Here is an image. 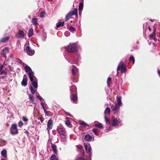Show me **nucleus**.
Segmentation results:
<instances>
[{
  "mask_svg": "<svg viewBox=\"0 0 160 160\" xmlns=\"http://www.w3.org/2000/svg\"><path fill=\"white\" fill-rule=\"evenodd\" d=\"M66 59L71 64H74L79 62L80 58L79 55L77 54H71L66 57L65 56Z\"/></svg>",
  "mask_w": 160,
  "mask_h": 160,
  "instance_id": "1",
  "label": "nucleus"
},
{
  "mask_svg": "<svg viewBox=\"0 0 160 160\" xmlns=\"http://www.w3.org/2000/svg\"><path fill=\"white\" fill-rule=\"evenodd\" d=\"M67 49L69 52H75L78 51L77 46L74 43H70L67 46Z\"/></svg>",
  "mask_w": 160,
  "mask_h": 160,
  "instance_id": "2",
  "label": "nucleus"
},
{
  "mask_svg": "<svg viewBox=\"0 0 160 160\" xmlns=\"http://www.w3.org/2000/svg\"><path fill=\"white\" fill-rule=\"evenodd\" d=\"M10 133L12 135L18 134V131L16 124L13 123L10 129Z\"/></svg>",
  "mask_w": 160,
  "mask_h": 160,
  "instance_id": "3",
  "label": "nucleus"
},
{
  "mask_svg": "<svg viewBox=\"0 0 160 160\" xmlns=\"http://www.w3.org/2000/svg\"><path fill=\"white\" fill-rule=\"evenodd\" d=\"M25 71L27 72H28V75L31 81L33 80V77H34L33 73L30 67L28 66H26L24 68Z\"/></svg>",
  "mask_w": 160,
  "mask_h": 160,
  "instance_id": "4",
  "label": "nucleus"
},
{
  "mask_svg": "<svg viewBox=\"0 0 160 160\" xmlns=\"http://www.w3.org/2000/svg\"><path fill=\"white\" fill-rule=\"evenodd\" d=\"M117 70V71L121 70V73H123L126 71L127 69L126 67H124V63L122 62L121 61L120 62L118 67Z\"/></svg>",
  "mask_w": 160,
  "mask_h": 160,
  "instance_id": "5",
  "label": "nucleus"
},
{
  "mask_svg": "<svg viewBox=\"0 0 160 160\" xmlns=\"http://www.w3.org/2000/svg\"><path fill=\"white\" fill-rule=\"evenodd\" d=\"M25 50L27 54L30 55L32 56L34 53V51L29 46H27L25 48Z\"/></svg>",
  "mask_w": 160,
  "mask_h": 160,
  "instance_id": "6",
  "label": "nucleus"
},
{
  "mask_svg": "<svg viewBox=\"0 0 160 160\" xmlns=\"http://www.w3.org/2000/svg\"><path fill=\"white\" fill-rule=\"evenodd\" d=\"M119 107L117 103L113 104L111 106L112 112L114 113H115L118 110H119Z\"/></svg>",
  "mask_w": 160,
  "mask_h": 160,
  "instance_id": "7",
  "label": "nucleus"
},
{
  "mask_svg": "<svg viewBox=\"0 0 160 160\" xmlns=\"http://www.w3.org/2000/svg\"><path fill=\"white\" fill-rule=\"evenodd\" d=\"M53 127V121L52 119H50L48 122L47 123V129L48 131V133L49 134L50 131L52 129Z\"/></svg>",
  "mask_w": 160,
  "mask_h": 160,
  "instance_id": "8",
  "label": "nucleus"
},
{
  "mask_svg": "<svg viewBox=\"0 0 160 160\" xmlns=\"http://www.w3.org/2000/svg\"><path fill=\"white\" fill-rule=\"evenodd\" d=\"M84 148L86 151V152L88 154L90 157L92 155L91 151V147L90 145L88 146L86 144H84Z\"/></svg>",
  "mask_w": 160,
  "mask_h": 160,
  "instance_id": "9",
  "label": "nucleus"
},
{
  "mask_svg": "<svg viewBox=\"0 0 160 160\" xmlns=\"http://www.w3.org/2000/svg\"><path fill=\"white\" fill-rule=\"evenodd\" d=\"M57 131L60 135L65 136L66 135V132L64 128H58Z\"/></svg>",
  "mask_w": 160,
  "mask_h": 160,
  "instance_id": "10",
  "label": "nucleus"
},
{
  "mask_svg": "<svg viewBox=\"0 0 160 160\" xmlns=\"http://www.w3.org/2000/svg\"><path fill=\"white\" fill-rule=\"evenodd\" d=\"M120 120L119 119H117L116 118H114L111 121L110 124L113 127L116 126L118 123H120L121 121H120Z\"/></svg>",
  "mask_w": 160,
  "mask_h": 160,
  "instance_id": "11",
  "label": "nucleus"
},
{
  "mask_svg": "<svg viewBox=\"0 0 160 160\" xmlns=\"http://www.w3.org/2000/svg\"><path fill=\"white\" fill-rule=\"evenodd\" d=\"M28 78L26 74L23 75V79L21 82V84L22 86H26L27 84Z\"/></svg>",
  "mask_w": 160,
  "mask_h": 160,
  "instance_id": "12",
  "label": "nucleus"
},
{
  "mask_svg": "<svg viewBox=\"0 0 160 160\" xmlns=\"http://www.w3.org/2000/svg\"><path fill=\"white\" fill-rule=\"evenodd\" d=\"M24 32L22 30H19L18 33L17 37L18 38H23L24 36Z\"/></svg>",
  "mask_w": 160,
  "mask_h": 160,
  "instance_id": "13",
  "label": "nucleus"
},
{
  "mask_svg": "<svg viewBox=\"0 0 160 160\" xmlns=\"http://www.w3.org/2000/svg\"><path fill=\"white\" fill-rule=\"evenodd\" d=\"M43 100V98L41 97V105L42 107V108L44 110V111H45L46 109L48 108V106L45 103H43L42 102V100Z\"/></svg>",
  "mask_w": 160,
  "mask_h": 160,
  "instance_id": "14",
  "label": "nucleus"
},
{
  "mask_svg": "<svg viewBox=\"0 0 160 160\" xmlns=\"http://www.w3.org/2000/svg\"><path fill=\"white\" fill-rule=\"evenodd\" d=\"M78 70V69L74 66H73L72 68V72L73 75L72 76V77L73 78V80H74V76H73L76 74Z\"/></svg>",
  "mask_w": 160,
  "mask_h": 160,
  "instance_id": "15",
  "label": "nucleus"
},
{
  "mask_svg": "<svg viewBox=\"0 0 160 160\" xmlns=\"http://www.w3.org/2000/svg\"><path fill=\"white\" fill-rule=\"evenodd\" d=\"M70 16L76 15L78 14L77 9L75 8L73 11H71L68 13Z\"/></svg>",
  "mask_w": 160,
  "mask_h": 160,
  "instance_id": "16",
  "label": "nucleus"
},
{
  "mask_svg": "<svg viewBox=\"0 0 160 160\" xmlns=\"http://www.w3.org/2000/svg\"><path fill=\"white\" fill-rule=\"evenodd\" d=\"M70 90L71 94L76 93L77 92V88L76 87L74 86H72L70 87Z\"/></svg>",
  "mask_w": 160,
  "mask_h": 160,
  "instance_id": "17",
  "label": "nucleus"
},
{
  "mask_svg": "<svg viewBox=\"0 0 160 160\" xmlns=\"http://www.w3.org/2000/svg\"><path fill=\"white\" fill-rule=\"evenodd\" d=\"M71 98L72 101L75 102L77 99V96L75 94V93L71 94Z\"/></svg>",
  "mask_w": 160,
  "mask_h": 160,
  "instance_id": "18",
  "label": "nucleus"
},
{
  "mask_svg": "<svg viewBox=\"0 0 160 160\" xmlns=\"http://www.w3.org/2000/svg\"><path fill=\"white\" fill-rule=\"evenodd\" d=\"M121 97L119 96V97H117V99L118 102V104L119 107H120L122 105V103L121 101Z\"/></svg>",
  "mask_w": 160,
  "mask_h": 160,
  "instance_id": "19",
  "label": "nucleus"
},
{
  "mask_svg": "<svg viewBox=\"0 0 160 160\" xmlns=\"http://www.w3.org/2000/svg\"><path fill=\"white\" fill-rule=\"evenodd\" d=\"M0 73L1 75V78L2 79L4 78L7 74V72L4 70L2 71Z\"/></svg>",
  "mask_w": 160,
  "mask_h": 160,
  "instance_id": "20",
  "label": "nucleus"
},
{
  "mask_svg": "<svg viewBox=\"0 0 160 160\" xmlns=\"http://www.w3.org/2000/svg\"><path fill=\"white\" fill-rule=\"evenodd\" d=\"M156 36V30L154 29L152 34H150L149 36V38L151 40H153L155 38Z\"/></svg>",
  "mask_w": 160,
  "mask_h": 160,
  "instance_id": "21",
  "label": "nucleus"
},
{
  "mask_svg": "<svg viewBox=\"0 0 160 160\" xmlns=\"http://www.w3.org/2000/svg\"><path fill=\"white\" fill-rule=\"evenodd\" d=\"M51 147L54 153L57 154V150L56 145L54 144H52V145Z\"/></svg>",
  "mask_w": 160,
  "mask_h": 160,
  "instance_id": "22",
  "label": "nucleus"
},
{
  "mask_svg": "<svg viewBox=\"0 0 160 160\" xmlns=\"http://www.w3.org/2000/svg\"><path fill=\"white\" fill-rule=\"evenodd\" d=\"M92 139V137L89 134L86 135L84 137V139L88 141H90Z\"/></svg>",
  "mask_w": 160,
  "mask_h": 160,
  "instance_id": "23",
  "label": "nucleus"
},
{
  "mask_svg": "<svg viewBox=\"0 0 160 160\" xmlns=\"http://www.w3.org/2000/svg\"><path fill=\"white\" fill-rule=\"evenodd\" d=\"M79 123L81 125L85 128H86L87 126H89L88 124L82 121H80L79 122Z\"/></svg>",
  "mask_w": 160,
  "mask_h": 160,
  "instance_id": "24",
  "label": "nucleus"
},
{
  "mask_svg": "<svg viewBox=\"0 0 160 160\" xmlns=\"http://www.w3.org/2000/svg\"><path fill=\"white\" fill-rule=\"evenodd\" d=\"M79 123L81 125L85 128H86L87 126H89L88 124L82 121H80L79 122Z\"/></svg>",
  "mask_w": 160,
  "mask_h": 160,
  "instance_id": "25",
  "label": "nucleus"
},
{
  "mask_svg": "<svg viewBox=\"0 0 160 160\" xmlns=\"http://www.w3.org/2000/svg\"><path fill=\"white\" fill-rule=\"evenodd\" d=\"M33 31L32 28L29 29L28 32V36L29 37H31L32 36L33 33Z\"/></svg>",
  "mask_w": 160,
  "mask_h": 160,
  "instance_id": "26",
  "label": "nucleus"
},
{
  "mask_svg": "<svg viewBox=\"0 0 160 160\" xmlns=\"http://www.w3.org/2000/svg\"><path fill=\"white\" fill-rule=\"evenodd\" d=\"M94 126L95 127H97L100 128H103V126L102 125V124L100 122H98L97 123H95L94 124Z\"/></svg>",
  "mask_w": 160,
  "mask_h": 160,
  "instance_id": "27",
  "label": "nucleus"
},
{
  "mask_svg": "<svg viewBox=\"0 0 160 160\" xmlns=\"http://www.w3.org/2000/svg\"><path fill=\"white\" fill-rule=\"evenodd\" d=\"M1 154L2 156L4 158H7V151L6 150H4L1 151Z\"/></svg>",
  "mask_w": 160,
  "mask_h": 160,
  "instance_id": "28",
  "label": "nucleus"
},
{
  "mask_svg": "<svg viewBox=\"0 0 160 160\" xmlns=\"http://www.w3.org/2000/svg\"><path fill=\"white\" fill-rule=\"evenodd\" d=\"M32 85L35 88H37L38 87V83H37L35 81H33V80L32 81Z\"/></svg>",
  "mask_w": 160,
  "mask_h": 160,
  "instance_id": "29",
  "label": "nucleus"
},
{
  "mask_svg": "<svg viewBox=\"0 0 160 160\" xmlns=\"http://www.w3.org/2000/svg\"><path fill=\"white\" fill-rule=\"evenodd\" d=\"M38 19L36 18H33L32 19V22L33 24L35 26L38 25V24L37 23Z\"/></svg>",
  "mask_w": 160,
  "mask_h": 160,
  "instance_id": "30",
  "label": "nucleus"
},
{
  "mask_svg": "<svg viewBox=\"0 0 160 160\" xmlns=\"http://www.w3.org/2000/svg\"><path fill=\"white\" fill-rule=\"evenodd\" d=\"M9 39V37H6L2 38L0 41L1 42H8Z\"/></svg>",
  "mask_w": 160,
  "mask_h": 160,
  "instance_id": "31",
  "label": "nucleus"
},
{
  "mask_svg": "<svg viewBox=\"0 0 160 160\" xmlns=\"http://www.w3.org/2000/svg\"><path fill=\"white\" fill-rule=\"evenodd\" d=\"M83 7V2H81L79 5V11L82 12Z\"/></svg>",
  "mask_w": 160,
  "mask_h": 160,
  "instance_id": "32",
  "label": "nucleus"
},
{
  "mask_svg": "<svg viewBox=\"0 0 160 160\" xmlns=\"http://www.w3.org/2000/svg\"><path fill=\"white\" fill-rule=\"evenodd\" d=\"M47 38V34L45 32H43L42 35V38L43 41H45Z\"/></svg>",
  "mask_w": 160,
  "mask_h": 160,
  "instance_id": "33",
  "label": "nucleus"
},
{
  "mask_svg": "<svg viewBox=\"0 0 160 160\" xmlns=\"http://www.w3.org/2000/svg\"><path fill=\"white\" fill-rule=\"evenodd\" d=\"M64 22H59L56 24V26L57 28H59L60 27H62L63 25Z\"/></svg>",
  "mask_w": 160,
  "mask_h": 160,
  "instance_id": "34",
  "label": "nucleus"
},
{
  "mask_svg": "<svg viewBox=\"0 0 160 160\" xmlns=\"http://www.w3.org/2000/svg\"><path fill=\"white\" fill-rule=\"evenodd\" d=\"M110 112V108H107L105 111H104V114H109Z\"/></svg>",
  "mask_w": 160,
  "mask_h": 160,
  "instance_id": "35",
  "label": "nucleus"
},
{
  "mask_svg": "<svg viewBox=\"0 0 160 160\" xmlns=\"http://www.w3.org/2000/svg\"><path fill=\"white\" fill-rule=\"evenodd\" d=\"M29 88L32 93L33 94H34L35 93L36 90L34 89L32 87L31 85H30Z\"/></svg>",
  "mask_w": 160,
  "mask_h": 160,
  "instance_id": "36",
  "label": "nucleus"
},
{
  "mask_svg": "<svg viewBox=\"0 0 160 160\" xmlns=\"http://www.w3.org/2000/svg\"><path fill=\"white\" fill-rule=\"evenodd\" d=\"M8 52L9 50L8 49L6 48L3 49L2 52L3 54H5L6 53H8Z\"/></svg>",
  "mask_w": 160,
  "mask_h": 160,
  "instance_id": "37",
  "label": "nucleus"
},
{
  "mask_svg": "<svg viewBox=\"0 0 160 160\" xmlns=\"http://www.w3.org/2000/svg\"><path fill=\"white\" fill-rule=\"evenodd\" d=\"M66 125L69 127H71L72 126V124L71 123L70 121L68 120H66L65 122Z\"/></svg>",
  "mask_w": 160,
  "mask_h": 160,
  "instance_id": "38",
  "label": "nucleus"
},
{
  "mask_svg": "<svg viewBox=\"0 0 160 160\" xmlns=\"http://www.w3.org/2000/svg\"><path fill=\"white\" fill-rule=\"evenodd\" d=\"M50 160H58V159L55 155H52L50 158Z\"/></svg>",
  "mask_w": 160,
  "mask_h": 160,
  "instance_id": "39",
  "label": "nucleus"
},
{
  "mask_svg": "<svg viewBox=\"0 0 160 160\" xmlns=\"http://www.w3.org/2000/svg\"><path fill=\"white\" fill-rule=\"evenodd\" d=\"M69 30L72 32H74L76 31L75 28L72 26L69 27Z\"/></svg>",
  "mask_w": 160,
  "mask_h": 160,
  "instance_id": "40",
  "label": "nucleus"
},
{
  "mask_svg": "<svg viewBox=\"0 0 160 160\" xmlns=\"http://www.w3.org/2000/svg\"><path fill=\"white\" fill-rule=\"evenodd\" d=\"M29 99L32 102H33L34 101V99L33 98V97L32 95L31 94H29Z\"/></svg>",
  "mask_w": 160,
  "mask_h": 160,
  "instance_id": "41",
  "label": "nucleus"
},
{
  "mask_svg": "<svg viewBox=\"0 0 160 160\" xmlns=\"http://www.w3.org/2000/svg\"><path fill=\"white\" fill-rule=\"evenodd\" d=\"M104 118L105 119V121L106 123L108 124H111V122L110 120L108 119L107 117H106V115L104 116Z\"/></svg>",
  "mask_w": 160,
  "mask_h": 160,
  "instance_id": "42",
  "label": "nucleus"
},
{
  "mask_svg": "<svg viewBox=\"0 0 160 160\" xmlns=\"http://www.w3.org/2000/svg\"><path fill=\"white\" fill-rule=\"evenodd\" d=\"M129 60L130 61H132L133 62V64H134L135 62V59L132 56H131L129 58Z\"/></svg>",
  "mask_w": 160,
  "mask_h": 160,
  "instance_id": "43",
  "label": "nucleus"
},
{
  "mask_svg": "<svg viewBox=\"0 0 160 160\" xmlns=\"http://www.w3.org/2000/svg\"><path fill=\"white\" fill-rule=\"evenodd\" d=\"M75 160H85V159L82 157H77Z\"/></svg>",
  "mask_w": 160,
  "mask_h": 160,
  "instance_id": "44",
  "label": "nucleus"
},
{
  "mask_svg": "<svg viewBox=\"0 0 160 160\" xmlns=\"http://www.w3.org/2000/svg\"><path fill=\"white\" fill-rule=\"evenodd\" d=\"M92 131L97 136L98 135V132L95 129H93L92 130Z\"/></svg>",
  "mask_w": 160,
  "mask_h": 160,
  "instance_id": "45",
  "label": "nucleus"
},
{
  "mask_svg": "<svg viewBox=\"0 0 160 160\" xmlns=\"http://www.w3.org/2000/svg\"><path fill=\"white\" fill-rule=\"evenodd\" d=\"M44 112L46 115L48 116H51V114L50 113L49 111L46 110L45 111H44Z\"/></svg>",
  "mask_w": 160,
  "mask_h": 160,
  "instance_id": "46",
  "label": "nucleus"
},
{
  "mask_svg": "<svg viewBox=\"0 0 160 160\" xmlns=\"http://www.w3.org/2000/svg\"><path fill=\"white\" fill-rule=\"evenodd\" d=\"M71 16H70L69 14L68 13V14H67L65 17V20L67 21L70 18V17Z\"/></svg>",
  "mask_w": 160,
  "mask_h": 160,
  "instance_id": "47",
  "label": "nucleus"
},
{
  "mask_svg": "<svg viewBox=\"0 0 160 160\" xmlns=\"http://www.w3.org/2000/svg\"><path fill=\"white\" fill-rule=\"evenodd\" d=\"M64 34L66 36L68 37L70 36V33L69 31H66L64 33Z\"/></svg>",
  "mask_w": 160,
  "mask_h": 160,
  "instance_id": "48",
  "label": "nucleus"
},
{
  "mask_svg": "<svg viewBox=\"0 0 160 160\" xmlns=\"http://www.w3.org/2000/svg\"><path fill=\"white\" fill-rule=\"evenodd\" d=\"M111 78L110 77H108L107 80V83L108 86H109L110 85V82L111 81Z\"/></svg>",
  "mask_w": 160,
  "mask_h": 160,
  "instance_id": "49",
  "label": "nucleus"
},
{
  "mask_svg": "<svg viewBox=\"0 0 160 160\" xmlns=\"http://www.w3.org/2000/svg\"><path fill=\"white\" fill-rule=\"evenodd\" d=\"M46 12L45 11H42L41 12V18H43L44 17V15L45 14Z\"/></svg>",
  "mask_w": 160,
  "mask_h": 160,
  "instance_id": "50",
  "label": "nucleus"
},
{
  "mask_svg": "<svg viewBox=\"0 0 160 160\" xmlns=\"http://www.w3.org/2000/svg\"><path fill=\"white\" fill-rule=\"evenodd\" d=\"M23 123L22 121H20L18 122V126L19 127H22L23 125Z\"/></svg>",
  "mask_w": 160,
  "mask_h": 160,
  "instance_id": "51",
  "label": "nucleus"
},
{
  "mask_svg": "<svg viewBox=\"0 0 160 160\" xmlns=\"http://www.w3.org/2000/svg\"><path fill=\"white\" fill-rule=\"evenodd\" d=\"M22 119L25 122H27L28 121V119L26 117H23Z\"/></svg>",
  "mask_w": 160,
  "mask_h": 160,
  "instance_id": "52",
  "label": "nucleus"
},
{
  "mask_svg": "<svg viewBox=\"0 0 160 160\" xmlns=\"http://www.w3.org/2000/svg\"><path fill=\"white\" fill-rule=\"evenodd\" d=\"M3 68V66L0 65V72H1Z\"/></svg>",
  "mask_w": 160,
  "mask_h": 160,
  "instance_id": "53",
  "label": "nucleus"
},
{
  "mask_svg": "<svg viewBox=\"0 0 160 160\" xmlns=\"http://www.w3.org/2000/svg\"><path fill=\"white\" fill-rule=\"evenodd\" d=\"M36 117L38 120L40 119V116L39 115V113H38V116L37 115Z\"/></svg>",
  "mask_w": 160,
  "mask_h": 160,
  "instance_id": "54",
  "label": "nucleus"
},
{
  "mask_svg": "<svg viewBox=\"0 0 160 160\" xmlns=\"http://www.w3.org/2000/svg\"><path fill=\"white\" fill-rule=\"evenodd\" d=\"M158 73L160 77V70L159 69H158Z\"/></svg>",
  "mask_w": 160,
  "mask_h": 160,
  "instance_id": "55",
  "label": "nucleus"
},
{
  "mask_svg": "<svg viewBox=\"0 0 160 160\" xmlns=\"http://www.w3.org/2000/svg\"><path fill=\"white\" fill-rule=\"evenodd\" d=\"M36 97L39 100H40V96L38 95H37Z\"/></svg>",
  "mask_w": 160,
  "mask_h": 160,
  "instance_id": "56",
  "label": "nucleus"
},
{
  "mask_svg": "<svg viewBox=\"0 0 160 160\" xmlns=\"http://www.w3.org/2000/svg\"><path fill=\"white\" fill-rule=\"evenodd\" d=\"M148 29H149V31H151V27L150 26H149L148 27Z\"/></svg>",
  "mask_w": 160,
  "mask_h": 160,
  "instance_id": "57",
  "label": "nucleus"
},
{
  "mask_svg": "<svg viewBox=\"0 0 160 160\" xmlns=\"http://www.w3.org/2000/svg\"><path fill=\"white\" fill-rule=\"evenodd\" d=\"M24 133H26V134H28V131H25V132H24Z\"/></svg>",
  "mask_w": 160,
  "mask_h": 160,
  "instance_id": "58",
  "label": "nucleus"
},
{
  "mask_svg": "<svg viewBox=\"0 0 160 160\" xmlns=\"http://www.w3.org/2000/svg\"><path fill=\"white\" fill-rule=\"evenodd\" d=\"M150 21H151L152 22H153L154 21V19H150Z\"/></svg>",
  "mask_w": 160,
  "mask_h": 160,
  "instance_id": "59",
  "label": "nucleus"
},
{
  "mask_svg": "<svg viewBox=\"0 0 160 160\" xmlns=\"http://www.w3.org/2000/svg\"><path fill=\"white\" fill-rule=\"evenodd\" d=\"M67 114H68V115L69 116H70V117H72V116L70 115V114H69V113H67Z\"/></svg>",
  "mask_w": 160,
  "mask_h": 160,
  "instance_id": "60",
  "label": "nucleus"
},
{
  "mask_svg": "<svg viewBox=\"0 0 160 160\" xmlns=\"http://www.w3.org/2000/svg\"><path fill=\"white\" fill-rule=\"evenodd\" d=\"M48 1L51 2L52 1V0H47Z\"/></svg>",
  "mask_w": 160,
  "mask_h": 160,
  "instance_id": "61",
  "label": "nucleus"
},
{
  "mask_svg": "<svg viewBox=\"0 0 160 160\" xmlns=\"http://www.w3.org/2000/svg\"><path fill=\"white\" fill-rule=\"evenodd\" d=\"M1 160H6L5 159L2 158Z\"/></svg>",
  "mask_w": 160,
  "mask_h": 160,
  "instance_id": "62",
  "label": "nucleus"
},
{
  "mask_svg": "<svg viewBox=\"0 0 160 160\" xmlns=\"http://www.w3.org/2000/svg\"><path fill=\"white\" fill-rule=\"evenodd\" d=\"M81 12H82L79 11V14H80V15L81 14Z\"/></svg>",
  "mask_w": 160,
  "mask_h": 160,
  "instance_id": "63",
  "label": "nucleus"
},
{
  "mask_svg": "<svg viewBox=\"0 0 160 160\" xmlns=\"http://www.w3.org/2000/svg\"><path fill=\"white\" fill-rule=\"evenodd\" d=\"M40 121L41 122H42V120L41 119L40 120Z\"/></svg>",
  "mask_w": 160,
  "mask_h": 160,
  "instance_id": "64",
  "label": "nucleus"
}]
</instances>
